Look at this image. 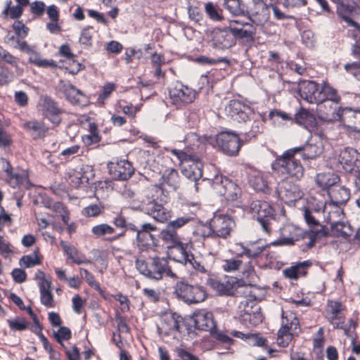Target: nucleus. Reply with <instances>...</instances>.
Wrapping results in <instances>:
<instances>
[{
  "instance_id": "obj_29",
  "label": "nucleus",
  "mask_w": 360,
  "mask_h": 360,
  "mask_svg": "<svg viewBox=\"0 0 360 360\" xmlns=\"http://www.w3.org/2000/svg\"><path fill=\"white\" fill-rule=\"evenodd\" d=\"M340 181V177L334 173H320L316 177V183L323 190H328L335 186Z\"/></svg>"
},
{
  "instance_id": "obj_16",
  "label": "nucleus",
  "mask_w": 360,
  "mask_h": 360,
  "mask_svg": "<svg viewBox=\"0 0 360 360\" xmlns=\"http://www.w3.org/2000/svg\"><path fill=\"white\" fill-rule=\"evenodd\" d=\"M300 97L309 103H320L323 101L319 85L313 81H303L299 84Z\"/></svg>"
},
{
  "instance_id": "obj_14",
  "label": "nucleus",
  "mask_w": 360,
  "mask_h": 360,
  "mask_svg": "<svg viewBox=\"0 0 360 360\" xmlns=\"http://www.w3.org/2000/svg\"><path fill=\"white\" fill-rule=\"evenodd\" d=\"M217 142L221 150L230 156L238 154L242 145L238 136L229 131L220 133L217 137Z\"/></svg>"
},
{
  "instance_id": "obj_63",
  "label": "nucleus",
  "mask_w": 360,
  "mask_h": 360,
  "mask_svg": "<svg viewBox=\"0 0 360 360\" xmlns=\"http://www.w3.org/2000/svg\"><path fill=\"white\" fill-rule=\"evenodd\" d=\"M54 335L57 341L60 342L63 340H67L71 338V331L67 327H60Z\"/></svg>"
},
{
  "instance_id": "obj_52",
  "label": "nucleus",
  "mask_w": 360,
  "mask_h": 360,
  "mask_svg": "<svg viewBox=\"0 0 360 360\" xmlns=\"http://www.w3.org/2000/svg\"><path fill=\"white\" fill-rule=\"evenodd\" d=\"M318 215H320V212L316 210L312 212L308 208H304L303 210V216L308 225H319Z\"/></svg>"
},
{
  "instance_id": "obj_43",
  "label": "nucleus",
  "mask_w": 360,
  "mask_h": 360,
  "mask_svg": "<svg viewBox=\"0 0 360 360\" xmlns=\"http://www.w3.org/2000/svg\"><path fill=\"white\" fill-rule=\"evenodd\" d=\"M155 229V226H141V229H137L136 238L139 241L144 242L146 244L149 245L150 241L155 243L154 236L151 231Z\"/></svg>"
},
{
  "instance_id": "obj_59",
  "label": "nucleus",
  "mask_w": 360,
  "mask_h": 360,
  "mask_svg": "<svg viewBox=\"0 0 360 360\" xmlns=\"http://www.w3.org/2000/svg\"><path fill=\"white\" fill-rule=\"evenodd\" d=\"M214 226H196L193 233L202 238H214Z\"/></svg>"
},
{
  "instance_id": "obj_35",
  "label": "nucleus",
  "mask_w": 360,
  "mask_h": 360,
  "mask_svg": "<svg viewBox=\"0 0 360 360\" xmlns=\"http://www.w3.org/2000/svg\"><path fill=\"white\" fill-rule=\"evenodd\" d=\"M352 55L359 59V61L345 65V69L354 75V77L360 81V46L354 44L352 49Z\"/></svg>"
},
{
  "instance_id": "obj_10",
  "label": "nucleus",
  "mask_w": 360,
  "mask_h": 360,
  "mask_svg": "<svg viewBox=\"0 0 360 360\" xmlns=\"http://www.w3.org/2000/svg\"><path fill=\"white\" fill-rule=\"evenodd\" d=\"M292 230L290 231L289 237H283L279 239L276 243L279 245H292L295 241L299 240L300 239L308 238L309 240L307 243V246L311 248L314 245L317 238L326 236L327 235L326 231L323 229L324 226H321L319 230H311L308 231H304L300 226H292Z\"/></svg>"
},
{
  "instance_id": "obj_58",
  "label": "nucleus",
  "mask_w": 360,
  "mask_h": 360,
  "mask_svg": "<svg viewBox=\"0 0 360 360\" xmlns=\"http://www.w3.org/2000/svg\"><path fill=\"white\" fill-rule=\"evenodd\" d=\"M40 300L42 304L46 307H53L54 299L51 290L40 292Z\"/></svg>"
},
{
  "instance_id": "obj_6",
  "label": "nucleus",
  "mask_w": 360,
  "mask_h": 360,
  "mask_svg": "<svg viewBox=\"0 0 360 360\" xmlns=\"http://www.w3.org/2000/svg\"><path fill=\"white\" fill-rule=\"evenodd\" d=\"M171 153L179 159L181 172L185 176L193 181L202 176V163L198 156L176 149L171 150Z\"/></svg>"
},
{
  "instance_id": "obj_64",
  "label": "nucleus",
  "mask_w": 360,
  "mask_h": 360,
  "mask_svg": "<svg viewBox=\"0 0 360 360\" xmlns=\"http://www.w3.org/2000/svg\"><path fill=\"white\" fill-rule=\"evenodd\" d=\"M92 29L86 28L82 31L79 41L85 46H91L92 42Z\"/></svg>"
},
{
  "instance_id": "obj_23",
  "label": "nucleus",
  "mask_w": 360,
  "mask_h": 360,
  "mask_svg": "<svg viewBox=\"0 0 360 360\" xmlns=\"http://www.w3.org/2000/svg\"><path fill=\"white\" fill-rule=\"evenodd\" d=\"M226 111L231 117L238 122H246L249 119L250 114L252 113L250 108L243 104L238 101H231Z\"/></svg>"
},
{
  "instance_id": "obj_7",
  "label": "nucleus",
  "mask_w": 360,
  "mask_h": 360,
  "mask_svg": "<svg viewBox=\"0 0 360 360\" xmlns=\"http://www.w3.org/2000/svg\"><path fill=\"white\" fill-rule=\"evenodd\" d=\"M175 294L187 304H196L203 302L207 294L203 287L192 285L184 281H178L174 287Z\"/></svg>"
},
{
  "instance_id": "obj_37",
  "label": "nucleus",
  "mask_w": 360,
  "mask_h": 360,
  "mask_svg": "<svg viewBox=\"0 0 360 360\" xmlns=\"http://www.w3.org/2000/svg\"><path fill=\"white\" fill-rule=\"evenodd\" d=\"M224 8L233 15H244L245 6L241 0H224Z\"/></svg>"
},
{
  "instance_id": "obj_13",
  "label": "nucleus",
  "mask_w": 360,
  "mask_h": 360,
  "mask_svg": "<svg viewBox=\"0 0 360 360\" xmlns=\"http://www.w3.org/2000/svg\"><path fill=\"white\" fill-rule=\"evenodd\" d=\"M37 107L42 115L49 119L53 124H59L61 121L60 115L62 113V110L51 97L41 96Z\"/></svg>"
},
{
  "instance_id": "obj_62",
  "label": "nucleus",
  "mask_w": 360,
  "mask_h": 360,
  "mask_svg": "<svg viewBox=\"0 0 360 360\" xmlns=\"http://www.w3.org/2000/svg\"><path fill=\"white\" fill-rule=\"evenodd\" d=\"M312 117L311 114L305 109H301L295 117L297 123L302 124H305L308 120Z\"/></svg>"
},
{
  "instance_id": "obj_27",
  "label": "nucleus",
  "mask_w": 360,
  "mask_h": 360,
  "mask_svg": "<svg viewBox=\"0 0 360 360\" xmlns=\"http://www.w3.org/2000/svg\"><path fill=\"white\" fill-rule=\"evenodd\" d=\"M182 321V317L176 314H166L162 318L161 327L166 333H170L172 331H179L180 323Z\"/></svg>"
},
{
  "instance_id": "obj_45",
  "label": "nucleus",
  "mask_w": 360,
  "mask_h": 360,
  "mask_svg": "<svg viewBox=\"0 0 360 360\" xmlns=\"http://www.w3.org/2000/svg\"><path fill=\"white\" fill-rule=\"evenodd\" d=\"M41 259L38 255V252L34 251L32 254L25 255L20 259V265L25 268L33 267L40 264Z\"/></svg>"
},
{
  "instance_id": "obj_34",
  "label": "nucleus",
  "mask_w": 360,
  "mask_h": 360,
  "mask_svg": "<svg viewBox=\"0 0 360 360\" xmlns=\"http://www.w3.org/2000/svg\"><path fill=\"white\" fill-rule=\"evenodd\" d=\"M267 178V174L257 172L250 176L249 182L255 190L266 193L269 191Z\"/></svg>"
},
{
  "instance_id": "obj_44",
  "label": "nucleus",
  "mask_w": 360,
  "mask_h": 360,
  "mask_svg": "<svg viewBox=\"0 0 360 360\" xmlns=\"http://www.w3.org/2000/svg\"><path fill=\"white\" fill-rule=\"evenodd\" d=\"M0 60L15 67L18 75L22 74V70L18 65V59L10 53L7 50L4 49L2 46H0Z\"/></svg>"
},
{
  "instance_id": "obj_53",
  "label": "nucleus",
  "mask_w": 360,
  "mask_h": 360,
  "mask_svg": "<svg viewBox=\"0 0 360 360\" xmlns=\"http://www.w3.org/2000/svg\"><path fill=\"white\" fill-rule=\"evenodd\" d=\"M14 79V74L7 68L0 67V86L8 85Z\"/></svg>"
},
{
  "instance_id": "obj_46",
  "label": "nucleus",
  "mask_w": 360,
  "mask_h": 360,
  "mask_svg": "<svg viewBox=\"0 0 360 360\" xmlns=\"http://www.w3.org/2000/svg\"><path fill=\"white\" fill-rule=\"evenodd\" d=\"M179 174L176 169H167L162 175L163 183L175 189L178 184Z\"/></svg>"
},
{
  "instance_id": "obj_9",
  "label": "nucleus",
  "mask_w": 360,
  "mask_h": 360,
  "mask_svg": "<svg viewBox=\"0 0 360 360\" xmlns=\"http://www.w3.org/2000/svg\"><path fill=\"white\" fill-rule=\"evenodd\" d=\"M160 237L167 245L168 256L169 258H172L173 260L184 259L182 252H184L185 249H188V245L181 242L174 226L162 230Z\"/></svg>"
},
{
  "instance_id": "obj_48",
  "label": "nucleus",
  "mask_w": 360,
  "mask_h": 360,
  "mask_svg": "<svg viewBox=\"0 0 360 360\" xmlns=\"http://www.w3.org/2000/svg\"><path fill=\"white\" fill-rule=\"evenodd\" d=\"M205 11L210 18L213 20L219 21L223 18L221 15V10L212 2H207L205 4Z\"/></svg>"
},
{
  "instance_id": "obj_21",
  "label": "nucleus",
  "mask_w": 360,
  "mask_h": 360,
  "mask_svg": "<svg viewBox=\"0 0 360 360\" xmlns=\"http://www.w3.org/2000/svg\"><path fill=\"white\" fill-rule=\"evenodd\" d=\"M316 111L320 119L330 122L340 118L338 110L340 105L333 101L324 100L316 103Z\"/></svg>"
},
{
  "instance_id": "obj_38",
  "label": "nucleus",
  "mask_w": 360,
  "mask_h": 360,
  "mask_svg": "<svg viewBox=\"0 0 360 360\" xmlns=\"http://www.w3.org/2000/svg\"><path fill=\"white\" fill-rule=\"evenodd\" d=\"M301 151H303L302 157L304 159H314L323 153V146L321 143L316 144L308 143L301 147Z\"/></svg>"
},
{
  "instance_id": "obj_17",
  "label": "nucleus",
  "mask_w": 360,
  "mask_h": 360,
  "mask_svg": "<svg viewBox=\"0 0 360 360\" xmlns=\"http://www.w3.org/2000/svg\"><path fill=\"white\" fill-rule=\"evenodd\" d=\"M250 207L261 225H269L271 220L274 219V210L269 202L256 200L252 202Z\"/></svg>"
},
{
  "instance_id": "obj_30",
  "label": "nucleus",
  "mask_w": 360,
  "mask_h": 360,
  "mask_svg": "<svg viewBox=\"0 0 360 360\" xmlns=\"http://www.w3.org/2000/svg\"><path fill=\"white\" fill-rule=\"evenodd\" d=\"M7 166L5 169V172L8 176V184L11 186L15 188L18 186H27L29 184L28 175L25 172L21 173L12 172V167L8 162H7Z\"/></svg>"
},
{
  "instance_id": "obj_4",
  "label": "nucleus",
  "mask_w": 360,
  "mask_h": 360,
  "mask_svg": "<svg viewBox=\"0 0 360 360\" xmlns=\"http://www.w3.org/2000/svg\"><path fill=\"white\" fill-rule=\"evenodd\" d=\"M301 150L302 148H293L286 150L272 163V169L282 174H287L296 179L301 178L304 174V168L300 160L295 158V154Z\"/></svg>"
},
{
  "instance_id": "obj_61",
  "label": "nucleus",
  "mask_w": 360,
  "mask_h": 360,
  "mask_svg": "<svg viewBox=\"0 0 360 360\" xmlns=\"http://www.w3.org/2000/svg\"><path fill=\"white\" fill-rule=\"evenodd\" d=\"M311 264L310 261H304L294 264L293 266L295 268L297 276H306L307 270Z\"/></svg>"
},
{
  "instance_id": "obj_15",
  "label": "nucleus",
  "mask_w": 360,
  "mask_h": 360,
  "mask_svg": "<svg viewBox=\"0 0 360 360\" xmlns=\"http://www.w3.org/2000/svg\"><path fill=\"white\" fill-rule=\"evenodd\" d=\"M338 162L347 172H360V153L354 148H347L342 150Z\"/></svg>"
},
{
  "instance_id": "obj_28",
  "label": "nucleus",
  "mask_w": 360,
  "mask_h": 360,
  "mask_svg": "<svg viewBox=\"0 0 360 360\" xmlns=\"http://www.w3.org/2000/svg\"><path fill=\"white\" fill-rule=\"evenodd\" d=\"M60 245L63 248V252L68 255V259L72 260V262L77 264L89 262V261L86 259V257L83 254L80 253L77 249L71 244L64 240H60Z\"/></svg>"
},
{
  "instance_id": "obj_26",
  "label": "nucleus",
  "mask_w": 360,
  "mask_h": 360,
  "mask_svg": "<svg viewBox=\"0 0 360 360\" xmlns=\"http://www.w3.org/2000/svg\"><path fill=\"white\" fill-rule=\"evenodd\" d=\"M41 202L46 207L51 209L55 213L57 218L61 219L62 221L68 225L70 220V212L67 207L60 202H53L49 198H44L41 196Z\"/></svg>"
},
{
  "instance_id": "obj_3",
  "label": "nucleus",
  "mask_w": 360,
  "mask_h": 360,
  "mask_svg": "<svg viewBox=\"0 0 360 360\" xmlns=\"http://www.w3.org/2000/svg\"><path fill=\"white\" fill-rule=\"evenodd\" d=\"M328 195L330 203L326 205L323 210L324 212H328L327 222L330 225H345L342 220L344 213L340 205L346 203L349 199V190L337 184L328 190Z\"/></svg>"
},
{
  "instance_id": "obj_19",
  "label": "nucleus",
  "mask_w": 360,
  "mask_h": 360,
  "mask_svg": "<svg viewBox=\"0 0 360 360\" xmlns=\"http://www.w3.org/2000/svg\"><path fill=\"white\" fill-rule=\"evenodd\" d=\"M279 198L289 205L294 204L302 198V192L299 188L288 181H283L277 189Z\"/></svg>"
},
{
  "instance_id": "obj_11",
  "label": "nucleus",
  "mask_w": 360,
  "mask_h": 360,
  "mask_svg": "<svg viewBox=\"0 0 360 360\" xmlns=\"http://www.w3.org/2000/svg\"><path fill=\"white\" fill-rule=\"evenodd\" d=\"M210 285L220 295H232L236 291L237 293L243 294L246 297L250 293V286L243 285L242 281H238L236 278H230L224 282L212 280Z\"/></svg>"
},
{
  "instance_id": "obj_31",
  "label": "nucleus",
  "mask_w": 360,
  "mask_h": 360,
  "mask_svg": "<svg viewBox=\"0 0 360 360\" xmlns=\"http://www.w3.org/2000/svg\"><path fill=\"white\" fill-rule=\"evenodd\" d=\"M24 128L30 132L34 139L44 138L48 131V129L42 122L37 120H30L25 122Z\"/></svg>"
},
{
  "instance_id": "obj_2",
  "label": "nucleus",
  "mask_w": 360,
  "mask_h": 360,
  "mask_svg": "<svg viewBox=\"0 0 360 360\" xmlns=\"http://www.w3.org/2000/svg\"><path fill=\"white\" fill-rule=\"evenodd\" d=\"M165 198L161 188L152 186L143 191L140 200H133L132 209L141 210L151 215L158 222L165 223L169 217V213L162 206Z\"/></svg>"
},
{
  "instance_id": "obj_25",
  "label": "nucleus",
  "mask_w": 360,
  "mask_h": 360,
  "mask_svg": "<svg viewBox=\"0 0 360 360\" xmlns=\"http://www.w3.org/2000/svg\"><path fill=\"white\" fill-rule=\"evenodd\" d=\"M193 319L197 329L210 330L215 326L212 314L205 310L201 309L195 311Z\"/></svg>"
},
{
  "instance_id": "obj_24",
  "label": "nucleus",
  "mask_w": 360,
  "mask_h": 360,
  "mask_svg": "<svg viewBox=\"0 0 360 360\" xmlns=\"http://www.w3.org/2000/svg\"><path fill=\"white\" fill-rule=\"evenodd\" d=\"M212 41L214 46L221 49H229L236 44L230 29L214 30L212 33Z\"/></svg>"
},
{
  "instance_id": "obj_12",
  "label": "nucleus",
  "mask_w": 360,
  "mask_h": 360,
  "mask_svg": "<svg viewBox=\"0 0 360 360\" xmlns=\"http://www.w3.org/2000/svg\"><path fill=\"white\" fill-rule=\"evenodd\" d=\"M169 96L173 104L177 107H181L193 102L196 96V92L188 86L177 82L169 90Z\"/></svg>"
},
{
  "instance_id": "obj_42",
  "label": "nucleus",
  "mask_w": 360,
  "mask_h": 360,
  "mask_svg": "<svg viewBox=\"0 0 360 360\" xmlns=\"http://www.w3.org/2000/svg\"><path fill=\"white\" fill-rule=\"evenodd\" d=\"M182 256L184 257V259L175 261L181 264H184L185 265H188L200 272H204L205 271L204 266L195 259L192 254H189L187 249H185L184 252H182Z\"/></svg>"
},
{
  "instance_id": "obj_32",
  "label": "nucleus",
  "mask_w": 360,
  "mask_h": 360,
  "mask_svg": "<svg viewBox=\"0 0 360 360\" xmlns=\"http://www.w3.org/2000/svg\"><path fill=\"white\" fill-rule=\"evenodd\" d=\"M259 240L257 242H250L246 246L242 243L236 244V246H240L243 249V252L238 254L240 257L243 255L247 256L250 259H255L259 257L261 253L264 250L265 245H259Z\"/></svg>"
},
{
  "instance_id": "obj_47",
  "label": "nucleus",
  "mask_w": 360,
  "mask_h": 360,
  "mask_svg": "<svg viewBox=\"0 0 360 360\" xmlns=\"http://www.w3.org/2000/svg\"><path fill=\"white\" fill-rule=\"evenodd\" d=\"M321 94L323 96V101L328 100L336 103H340V96L337 94L335 89L329 85H324L321 89Z\"/></svg>"
},
{
  "instance_id": "obj_20",
  "label": "nucleus",
  "mask_w": 360,
  "mask_h": 360,
  "mask_svg": "<svg viewBox=\"0 0 360 360\" xmlns=\"http://www.w3.org/2000/svg\"><path fill=\"white\" fill-rule=\"evenodd\" d=\"M250 9V18L257 25H262L268 21L270 12L268 6L263 0H252Z\"/></svg>"
},
{
  "instance_id": "obj_55",
  "label": "nucleus",
  "mask_w": 360,
  "mask_h": 360,
  "mask_svg": "<svg viewBox=\"0 0 360 360\" xmlns=\"http://www.w3.org/2000/svg\"><path fill=\"white\" fill-rule=\"evenodd\" d=\"M9 327L13 330L22 331L27 328L28 323L22 318L8 320Z\"/></svg>"
},
{
  "instance_id": "obj_18",
  "label": "nucleus",
  "mask_w": 360,
  "mask_h": 360,
  "mask_svg": "<svg viewBox=\"0 0 360 360\" xmlns=\"http://www.w3.org/2000/svg\"><path fill=\"white\" fill-rule=\"evenodd\" d=\"M108 169L114 179L122 181L129 179L134 171L131 164L126 160L110 162L108 164Z\"/></svg>"
},
{
  "instance_id": "obj_40",
  "label": "nucleus",
  "mask_w": 360,
  "mask_h": 360,
  "mask_svg": "<svg viewBox=\"0 0 360 360\" xmlns=\"http://www.w3.org/2000/svg\"><path fill=\"white\" fill-rule=\"evenodd\" d=\"M89 134L82 136V141L86 145L90 146L97 143L101 140V136L98 134L97 125L94 122L89 124Z\"/></svg>"
},
{
  "instance_id": "obj_5",
  "label": "nucleus",
  "mask_w": 360,
  "mask_h": 360,
  "mask_svg": "<svg viewBox=\"0 0 360 360\" xmlns=\"http://www.w3.org/2000/svg\"><path fill=\"white\" fill-rule=\"evenodd\" d=\"M136 265L141 274L150 279L160 280L164 274L172 278L176 277L175 274L168 266L167 260L165 258L153 257L150 262L137 259Z\"/></svg>"
},
{
  "instance_id": "obj_8",
  "label": "nucleus",
  "mask_w": 360,
  "mask_h": 360,
  "mask_svg": "<svg viewBox=\"0 0 360 360\" xmlns=\"http://www.w3.org/2000/svg\"><path fill=\"white\" fill-rule=\"evenodd\" d=\"M299 329V321L295 313L285 311L282 314L281 327L278 332L277 342L283 347L288 345L294 333Z\"/></svg>"
},
{
  "instance_id": "obj_60",
  "label": "nucleus",
  "mask_w": 360,
  "mask_h": 360,
  "mask_svg": "<svg viewBox=\"0 0 360 360\" xmlns=\"http://www.w3.org/2000/svg\"><path fill=\"white\" fill-rule=\"evenodd\" d=\"M80 273L82 276H83V274H84V279L91 287L94 288L97 291H101L99 284L96 283L94 276L91 273L84 269H80Z\"/></svg>"
},
{
  "instance_id": "obj_49",
  "label": "nucleus",
  "mask_w": 360,
  "mask_h": 360,
  "mask_svg": "<svg viewBox=\"0 0 360 360\" xmlns=\"http://www.w3.org/2000/svg\"><path fill=\"white\" fill-rule=\"evenodd\" d=\"M230 30L231 33L233 34V39L236 40V38H240V39H252L253 37L254 32L252 31V29L251 26H249V28H245V27H231Z\"/></svg>"
},
{
  "instance_id": "obj_39",
  "label": "nucleus",
  "mask_w": 360,
  "mask_h": 360,
  "mask_svg": "<svg viewBox=\"0 0 360 360\" xmlns=\"http://www.w3.org/2000/svg\"><path fill=\"white\" fill-rule=\"evenodd\" d=\"M12 1L8 0L6 2V6L2 11V15L4 18H10L11 19H16L21 17L22 15L23 9L20 5L11 6Z\"/></svg>"
},
{
  "instance_id": "obj_36",
  "label": "nucleus",
  "mask_w": 360,
  "mask_h": 360,
  "mask_svg": "<svg viewBox=\"0 0 360 360\" xmlns=\"http://www.w3.org/2000/svg\"><path fill=\"white\" fill-rule=\"evenodd\" d=\"M337 4L338 13L343 18V15L356 12L357 4L355 0H332Z\"/></svg>"
},
{
  "instance_id": "obj_1",
  "label": "nucleus",
  "mask_w": 360,
  "mask_h": 360,
  "mask_svg": "<svg viewBox=\"0 0 360 360\" xmlns=\"http://www.w3.org/2000/svg\"><path fill=\"white\" fill-rule=\"evenodd\" d=\"M213 187L221 195L231 202H236L235 209L229 208L226 212H217L214 213L211 223L214 224H224L238 223V219L243 217L244 210L238 204V199L240 196L241 190L236 184L222 176H216L213 179Z\"/></svg>"
},
{
  "instance_id": "obj_50",
  "label": "nucleus",
  "mask_w": 360,
  "mask_h": 360,
  "mask_svg": "<svg viewBox=\"0 0 360 360\" xmlns=\"http://www.w3.org/2000/svg\"><path fill=\"white\" fill-rule=\"evenodd\" d=\"M35 278L38 281L39 292L51 290V281L42 271L36 272Z\"/></svg>"
},
{
  "instance_id": "obj_33",
  "label": "nucleus",
  "mask_w": 360,
  "mask_h": 360,
  "mask_svg": "<svg viewBox=\"0 0 360 360\" xmlns=\"http://www.w3.org/2000/svg\"><path fill=\"white\" fill-rule=\"evenodd\" d=\"M342 121L354 131H360V110L345 109L342 115Z\"/></svg>"
},
{
  "instance_id": "obj_57",
  "label": "nucleus",
  "mask_w": 360,
  "mask_h": 360,
  "mask_svg": "<svg viewBox=\"0 0 360 360\" xmlns=\"http://www.w3.org/2000/svg\"><path fill=\"white\" fill-rule=\"evenodd\" d=\"M188 223H191V224L201 223V224H202V222L199 221L198 219L194 216H184V217L177 218L176 219H175L172 221H170L169 223V225L179 226V225H184V224H188Z\"/></svg>"
},
{
  "instance_id": "obj_22",
  "label": "nucleus",
  "mask_w": 360,
  "mask_h": 360,
  "mask_svg": "<svg viewBox=\"0 0 360 360\" xmlns=\"http://www.w3.org/2000/svg\"><path fill=\"white\" fill-rule=\"evenodd\" d=\"M343 306L337 301L329 300L326 305V317L334 328L343 327L344 318L342 316Z\"/></svg>"
},
{
  "instance_id": "obj_51",
  "label": "nucleus",
  "mask_w": 360,
  "mask_h": 360,
  "mask_svg": "<svg viewBox=\"0 0 360 360\" xmlns=\"http://www.w3.org/2000/svg\"><path fill=\"white\" fill-rule=\"evenodd\" d=\"M12 28L17 38H25L29 32V28L20 20H15Z\"/></svg>"
},
{
  "instance_id": "obj_54",
  "label": "nucleus",
  "mask_w": 360,
  "mask_h": 360,
  "mask_svg": "<svg viewBox=\"0 0 360 360\" xmlns=\"http://www.w3.org/2000/svg\"><path fill=\"white\" fill-rule=\"evenodd\" d=\"M103 207L101 204H91L82 210V214L85 217H96L101 213Z\"/></svg>"
},
{
  "instance_id": "obj_41",
  "label": "nucleus",
  "mask_w": 360,
  "mask_h": 360,
  "mask_svg": "<svg viewBox=\"0 0 360 360\" xmlns=\"http://www.w3.org/2000/svg\"><path fill=\"white\" fill-rule=\"evenodd\" d=\"M63 88L64 94L71 103H77L80 102V98L82 96L80 90L70 84H64Z\"/></svg>"
},
{
  "instance_id": "obj_56",
  "label": "nucleus",
  "mask_w": 360,
  "mask_h": 360,
  "mask_svg": "<svg viewBox=\"0 0 360 360\" xmlns=\"http://www.w3.org/2000/svg\"><path fill=\"white\" fill-rule=\"evenodd\" d=\"M241 265L242 261L240 259H226L223 262L222 268L225 271L231 272L238 270Z\"/></svg>"
}]
</instances>
